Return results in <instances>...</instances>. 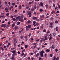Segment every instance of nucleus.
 <instances>
[{
	"label": "nucleus",
	"instance_id": "1",
	"mask_svg": "<svg viewBox=\"0 0 60 60\" xmlns=\"http://www.w3.org/2000/svg\"><path fill=\"white\" fill-rule=\"evenodd\" d=\"M31 27L32 26L30 25H28V26H26V30L27 31H28L29 29L31 28Z\"/></svg>",
	"mask_w": 60,
	"mask_h": 60
},
{
	"label": "nucleus",
	"instance_id": "2",
	"mask_svg": "<svg viewBox=\"0 0 60 60\" xmlns=\"http://www.w3.org/2000/svg\"><path fill=\"white\" fill-rule=\"evenodd\" d=\"M44 52V51L43 50L41 51L40 53V55L41 56V57H42L43 56V53Z\"/></svg>",
	"mask_w": 60,
	"mask_h": 60
},
{
	"label": "nucleus",
	"instance_id": "3",
	"mask_svg": "<svg viewBox=\"0 0 60 60\" xmlns=\"http://www.w3.org/2000/svg\"><path fill=\"white\" fill-rule=\"evenodd\" d=\"M31 12L30 11L28 12L27 14V15H29V18H31V15H32V14H31Z\"/></svg>",
	"mask_w": 60,
	"mask_h": 60
},
{
	"label": "nucleus",
	"instance_id": "4",
	"mask_svg": "<svg viewBox=\"0 0 60 60\" xmlns=\"http://www.w3.org/2000/svg\"><path fill=\"white\" fill-rule=\"evenodd\" d=\"M1 27H4V28H5V27H6V24H2L1 25Z\"/></svg>",
	"mask_w": 60,
	"mask_h": 60
},
{
	"label": "nucleus",
	"instance_id": "5",
	"mask_svg": "<svg viewBox=\"0 0 60 60\" xmlns=\"http://www.w3.org/2000/svg\"><path fill=\"white\" fill-rule=\"evenodd\" d=\"M39 6H43V3L42 2L40 3V4L39 5Z\"/></svg>",
	"mask_w": 60,
	"mask_h": 60
},
{
	"label": "nucleus",
	"instance_id": "6",
	"mask_svg": "<svg viewBox=\"0 0 60 60\" xmlns=\"http://www.w3.org/2000/svg\"><path fill=\"white\" fill-rule=\"evenodd\" d=\"M11 53H16V50H13L11 51Z\"/></svg>",
	"mask_w": 60,
	"mask_h": 60
},
{
	"label": "nucleus",
	"instance_id": "7",
	"mask_svg": "<svg viewBox=\"0 0 60 60\" xmlns=\"http://www.w3.org/2000/svg\"><path fill=\"white\" fill-rule=\"evenodd\" d=\"M15 23H13L12 25V27H13H13H14V26H15Z\"/></svg>",
	"mask_w": 60,
	"mask_h": 60
},
{
	"label": "nucleus",
	"instance_id": "8",
	"mask_svg": "<svg viewBox=\"0 0 60 60\" xmlns=\"http://www.w3.org/2000/svg\"><path fill=\"white\" fill-rule=\"evenodd\" d=\"M11 60H15V58H14V57L12 56V57L11 58Z\"/></svg>",
	"mask_w": 60,
	"mask_h": 60
},
{
	"label": "nucleus",
	"instance_id": "9",
	"mask_svg": "<svg viewBox=\"0 0 60 60\" xmlns=\"http://www.w3.org/2000/svg\"><path fill=\"white\" fill-rule=\"evenodd\" d=\"M16 55V53H13L12 54V56L14 57Z\"/></svg>",
	"mask_w": 60,
	"mask_h": 60
},
{
	"label": "nucleus",
	"instance_id": "10",
	"mask_svg": "<svg viewBox=\"0 0 60 60\" xmlns=\"http://www.w3.org/2000/svg\"><path fill=\"white\" fill-rule=\"evenodd\" d=\"M46 51L47 52H49L50 50L49 49H47Z\"/></svg>",
	"mask_w": 60,
	"mask_h": 60
},
{
	"label": "nucleus",
	"instance_id": "11",
	"mask_svg": "<svg viewBox=\"0 0 60 60\" xmlns=\"http://www.w3.org/2000/svg\"><path fill=\"white\" fill-rule=\"evenodd\" d=\"M18 26H15V30H17V29H18Z\"/></svg>",
	"mask_w": 60,
	"mask_h": 60
},
{
	"label": "nucleus",
	"instance_id": "12",
	"mask_svg": "<svg viewBox=\"0 0 60 60\" xmlns=\"http://www.w3.org/2000/svg\"><path fill=\"white\" fill-rule=\"evenodd\" d=\"M20 39H22L23 38V37L22 36H20Z\"/></svg>",
	"mask_w": 60,
	"mask_h": 60
},
{
	"label": "nucleus",
	"instance_id": "13",
	"mask_svg": "<svg viewBox=\"0 0 60 60\" xmlns=\"http://www.w3.org/2000/svg\"><path fill=\"white\" fill-rule=\"evenodd\" d=\"M17 25H19L20 24V23L19 22H17Z\"/></svg>",
	"mask_w": 60,
	"mask_h": 60
},
{
	"label": "nucleus",
	"instance_id": "14",
	"mask_svg": "<svg viewBox=\"0 0 60 60\" xmlns=\"http://www.w3.org/2000/svg\"><path fill=\"white\" fill-rule=\"evenodd\" d=\"M19 21H22V19H21V18H19Z\"/></svg>",
	"mask_w": 60,
	"mask_h": 60
},
{
	"label": "nucleus",
	"instance_id": "15",
	"mask_svg": "<svg viewBox=\"0 0 60 60\" xmlns=\"http://www.w3.org/2000/svg\"><path fill=\"white\" fill-rule=\"evenodd\" d=\"M41 16V18H43L44 19V18H45V17H44V15H42Z\"/></svg>",
	"mask_w": 60,
	"mask_h": 60
},
{
	"label": "nucleus",
	"instance_id": "16",
	"mask_svg": "<svg viewBox=\"0 0 60 60\" xmlns=\"http://www.w3.org/2000/svg\"><path fill=\"white\" fill-rule=\"evenodd\" d=\"M37 19V17H34L33 18V19Z\"/></svg>",
	"mask_w": 60,
	"mask_h": 60
},
{
	"label": "nucleus",
	"instance_id": "17",
	"mask_svg": "<svg viewBox=\"0 0 60 60\" xmlns=\"http://www.w3.org/2000/svg\"><path fill=\"white\" fill-rule=\"evenodd\" d=\"M25 48H27V47H28V45H25Z\"/></svg>",
	"mask_w": 60,
	"mask_h": 60
},
{
	"label": "nucleus",
	"instance_id": "18",
	"mask_svg": "<svg viewBox=\"0 0 60 60\" xmlns=\"http://www.w3.org/2000/svg\"><path fill=\"white\" fill-rule=\"evenodd\" d=\"M39 55L40 54L39 53H38L36 55V57H37V56H39Z\"/></svg>",
	"mask_w": 60,
	"mask_h": 60
},
{
	"label": "nucleus",
	"instance_id": "19",
	"mask_svg": "<svg viewBox=\"0 0 60 60\" xmlns=\"http://www.w3.org/2000/svg\"><path fill=\"white\" fill-rule=\"evenodd\" d=\"M13 20L14 21H16V19L15 18H13Z\"/></svg>",
	"mask_w": 60,
	"mask_h": 60
},
{
	"label": "nucleus",
	"instance_id": "20",
	"mask_svg": "<svg viewBox=\"0 0 60 60\" xmlns=\"http://www.w3.org/2000/svg\"><path fill=\"white\" fill-rule=\"evenodd\" d=\"M45 40H47V36H45Z\"/></svg>",
	"mask_w": 60,
	"mask_h": 60
},
{
	"label": "nucleus",
	"instance_id": "21",
	"mask_svg": "<svg viewBox=\"0 0 60 60\" xmlns=\"http://www.w3.org/2000/svg\"><path fill=\"white\" fill-rule=\"evenodd\" d=\"M36 26H38V25H39V23H38V22H37V23H36Z\"/></svg>",
	"mask_w": 60,
	"mask_h": 60
},
{
	"label": "nucleus",
	"instance_id": "22",
	"mask_svg": "<svg viewBox=\"0 0 60 60\" xmlns=\"http://www.w3.org/2000/svg\"><path fill=\"white\" fill-rule=\"evenodd\" d=\"M52 34H53V36H55L56 35V33H52Z\"/></svg>",
	"mask_w": 60,
	"mask_h": 60
},
{
	"label": "nucleus",
	"instance_id": "23",
	"mask_svg": "<svg viewBox=\"0 0 60 60\" xmlns=\"http://www.w3.org/2000/svg\"><path fill=\"white\" fill-rule=\"evenodd\" d=\"M9 13H7L6 14V16H9Z\"/></svg>",
	"mask_w": 60,
	"mask_h": 60
},
{
	"label": "nucleus",
	"instance_id": "24",
	"mask_svg": "<svg viewBox=\"0 0 60 60\" xmlns=\"http://www.w3.org/2000/svg\"><path fill=\"white\" fill-rule=\"evenodd\" d=\"M31 21L30 20H28L27 22L28 23H31Z\"/></svg>",
	"mask_w": 60,
	"mask_h": 60
},
{
	"label": "nucleus",
	"instance_id": "25",
	"mask_svg": "<svg viewBox=\"0 0 60 60\" xmlns=\"http://www.w3.org/2000/svg\"><path fill=\"white\" fill-rule=\"evenodd\" d=\"M52 38V37H51V36H50V38H49V40H51V39Z\"/></svg>",
	"mask_w": 60,
	"mask_h": 60
},
{
	"label": "nucleus",
	"instance_id": "26",
	"mask_svg": "<svg viewBox=\"0 0 60 60\" xmlns=\"http://www.w3.org/2000/svg\"><path fill=\"white\" fill-rule=\"evenodd\" d=\"M8 8H7L5 9V11H7V10H8Z\"/></svg>",
	"mask_w": 60,
	"mask_h": 60
},
{
	"label": "nucleus",
	"instance_id": "27",
	"mask_svg": "<svg viewBox=\"0 0 60 60\" xmlns=\"http://www.w3.org/2000/svg\"><path fill=\"white\" fill-rule=\"evenodd\" d=\"M55 12V11H52V14H54Z\"/></svg>",
	"mask_w": 60,
	"mask_h": 60
},
{
	"label": "nucleus",
	"instance_id": "28",
	"mask_svg": "<svg viewBox=\"0 0 60 60\" xmlns=\"http://www.w3.org/2000/svg\"><path fill=\"white\" fill-rule=\"evenodd\" d=\"M43 11V10L42 9H40L39 10V11L40 12H42Z\"/></svg>",
	"mask_w": 60,
	"mask_h": 60
},
{
	"label": "nucleus",
	"instance_id": "29",
	"mask_svg": "<svg viewBox=\"0 0 60 60\" xmlns=\"http://www.w3.org/2000/svg\"><path fill=\"white\" fill-rule=\"evenodd\" d=\"M21 8V6L20 5L19 6V8L20 9Z\"/></svg>",
	"mask_w": 60,
	"mask_h": 60
},
{
	"label": "nucleus",
	"instance_id": "30",
	"mask_svg": "<svg viewBox=\"0 0 60 60\" xmlns=\"http://www.w3.org/2000/svg\"><path fill=\"white\" fill-rule=\"evenodd\" d=\"M14 47H15L16 46V43H14Z\"/></svg>",
	"mask_w": 60,
	"mask_h": 60
},
{
	"label": "nucleus",
	"instance_id": "31",
	"mask_svg": "<svg viewBox=\"0 0 60 60\" xmlns=\"http://www.w3.org/2000/svg\"><path fill=\"white\" fill-rule=\"evenodd\" d=\"M53 56V55L52 54H51L50 55V57H52Z\"/></svg>",
	"mask_w": 60,
	"mask_h": 60
},
{
	"label": "nucleus",
	"instance_id": "32",
	"mask_svg": "<svg viewBox=\"0 0 60 60\" xmlns=\"http://www.w3.org/2000/svg\"><path fill=\"white\" fill-rule=\"evenodd\" d=\"M1 50H2V51H3V50H4V49H3V48L2 47H1Z\"/></svg>",
	"mask_w": 60,
	"mask_h": 60
},
{
	"label": "nucleus",
	"instance_id": "33",
	"mask_svg": "<svg viewBox=\"0 0 60 60\" xmlns=\"http://www.w3.org/2000/svg\"><path fill=\"white\" fill-rule=\"evenodd\" d=\"M43 32H45H45H46V30H43Z\"/></svg>",
	"mask_w": 60,
	"mask_h": 60
},
{
	"label": "nucleus",
	"instance_id": "34",
	"mask_svg": "<svg viewBox=\"0 0 60 60\" xmlns=\"http://www.w3.org/2000/svg\"><path fill=\"white\" fill-rule=\"evenodd\" d=\"M31 35V33H30L28 35V36H29V37H30Z\"/></svg>",
	"mask_w": 60,
	"mask_h": 60
},
{
	"label": "nucleus",
	"instance_id": "35",
	"mask_svg": "<svg viewBox=\"0 0 60 60\" xmlns=\"http://www.w3.org/2000/svg\"><path fill=\"white\" fill-rule=\"evenodd\" d=\"M45 6H46V8H48V5H45Z\"/></svg>",
	"mask_w": 60,
	"mask_h": 60
},
{
	"label": "nucleus",
	"instance_id": "36",
	"mask_svg": "<svg viewBox=\"0 0 60 60\" xmlns=\"http://www.w3.org/2000/svg\"><path fill=\"white\" fill-rule=\"evenodd\" d=\"M0 17L1 18H4V15H2Z\"/></svg>",
	"mask_w": 60,
	"mask_h": 60
},
{
	"label": "nucleus",
	"instance_id": "37",
	"mask_svg": "<svg viewBox=\"0 0 60 60\" xmlns=\"http://www.w3.org/2000/svg\"><path fill=\"white\" fill-rule=\"evenodd\" d=\"M46 18H49V16H47V15H46Z\"/></svg>",
	"mask_w": 60,
	"mask_h": 60
},
{
	"label": "nucleus",
	"instance_id": "38",
	"mask_svg": "<svg viewBox=\"0 0 60 60\" xmlns=\"http://www.w3.org/2000/svg\"><path fill=\"white\" fill-rule=\"evenodd\" d=\"M11 4L12 5H15V3H12Z\"/></svg>",
	"mask_w": 60,
	"mask_h": 60
},
{
	"label": "nucleus",
	"instance_id": "39",
	"mask_svg": "<svg viewBox=\"0 0 60 60\" xmlns=\"http://www.w3.org/2000/svg\"><path fill=\"white\" fill-rule=\"evenodd\" d=\"M34 9H32L31 10V11H34Z\"/></svg>",
	"mask_w": 60,
	"mask_h": 60
},
{
	"label": "nucleus",
	"instance_id": "40",
	"mask_svg": "<svg viewBox=\"0 0 60 60\" xmlns=\"http://www.w3.org/2000/svg\"><path fill=\"white\" fill-rule=\"evenodd\" d=\"M40 42H42L43 41V40H40Z\"/></svg>",
	"mask_w": 60,
	"mask_h": 60
},
{
	"label": "nucleus",
	"instance_id": "41",
	"mask_svg": "<svg viewBox=\"0 0 60 60\" xmlns=\"http://www.w3.org/2000/svg\"><path fill=\"white\" fill-rule=\"evenodd\" d=\"M24 21V19H22V21L21 22H23Z\"/></svg>",
	"mask_w": 60,
	"mask_h": 60
},
{
	"label": "nucleus",
	"instance_id": "42",
	"mask_svg": "<svg viewBox=\"0 0 60 60\" xmlns=\"http://www.w3.org/2000/svg\"><path fill=\"white\" fill-rule=\"evenodd\" d=\"M56 13H59V11H56Z\"/></svg>",
	"mask_w": 60,
	"mask_h": 60
},
{
	"label": "nucleus",
	"instance_id": "43",
	"mask_svg": "<svg viewBox=\"0 0 60 60\" xmlns=\"http://www.w3.org/2000/svg\"><path fill=\"white\" fill-rule=\"evenodd\" d=\"M55 51H56V52H57V51H58V50L57 49H55Z\"/></svg>",
	"mask_w": 60,
	"mask_h": 60
},
{
	"label": "nucleus",
	"instance_id": "44",
	"mask_svg": "<svg viewBox=\"0 0 60 60\" xmlns=\"http://www.w3.org/2000/svg\"><path fill=\"white\" fill-rule=\"evenodd\" d=\"M34 0H33L32 2H31V4H33L34 3Z\"/></svg>",
	"mask_w": 60,
	"mask_h": 60
},
{
	"label": "nucleus",
	"instance_id": "45",
	"mask_svg": "<svg viewBox=\"0 0 60 60\" xmlns=\"http://www.w3.org/2000/svg\"><path fill=\"white\" fill-rule=\"evenodd\" d=\"M33 29H34V28H32L30 30L31 31H32V30H33Z\"/></svg>",
	"mask_w": 60,
	"mask_h": 60
},
{
	"label": "nucleus",
	"instance_id": "46",
	"mask_svg": "<svg viewBox=\"0 0 60 60\" xmlns=\"http://www.w3.org/2000/svg\"><path fill=\"white\" fill-rule=\"evenodd\" d=\"M50 25L51 26H52L53 25V23L52 22L50 23Z\"/></svg>",
	"mask_w": 60,
	"mask_h": 60
},
{
	"label": "nucleus",
	"instance_id": "47",
	"mask_svg": "<svg viewBox=\"0 0 60 60\" xmlns=\"http://www.w3.org/2000/svg\"><path fill=\"white\" fill-rule=\"evenodd\" d=\"M9 27V26L8 25H7L6 26V28H8V27Z\"/></svg>",
	"mask_w": 60,
	"mask_h": 60
},
{
	"label": "nucleus",
	"instance_id": "48",
	"mask_svg": "<svg viewBox=\"0 0 60 60\" xmlns=\"http://www.w3.org/2000/svg\"><path fill=\"white\" fill-rule=\"evenodd\" d=\"M36 45V43H33V45Z\"/></svg>",
	"mask_w": 60,
	"mask_h": 60
},
{
	"label": "nucleus",
	"instance_id": "49",
	"mask_svg": "<svg viewBox=\"0 0 60 60\" xmlns=\"http://www.w3.org/2000/svg\"><path fill=\"white\" fill-rule=\"evenodd\" d=\"M18 54H20V52H19V51H18Z\"/></svg>",
	"mask_w": 60,
	"mask_h": 60
},
{
	"label": "nucleus",
	"instance_id": "50",
	"mask_svg": "<svg viewBox=\"0 0 60 60\" xmlns=\"http://www.w3.org/2000/svg\"><path fill=\"white\" fill-rule=\"evenodd\" d=\"M33 23L34 24H35L36 23V22H35V21H34L33 22Z\"/></svg>",
	"mask_w": 60,
	"mask_h": 60
},
{
	"label": "nucleus",
	"instance_id": "51",
	"mask_svg": "<svg viewBox=\"0 0 60 60\" xmlns=\"http://www.w3.org/2000/svg\"><path fill=\"white\" fill-rule=\"evenodd\" d=\"M24 53H22V56H24Z\"/></svg>",
	"mask_w": 60,
	"mask_h": 60
},
{
	"label": "nucleus",
	"instance_id": "52",
	"mask_svg": "<svg viewBox=\"0 0 60 60\" xmlns=\"http://www.w3.org/2000/svg\"><path fill=\"white\" fill-rule=\"evenodd\" d=\"M55 23H58V21H55Z\"/></svg>",
	"mask_w": 60,
	"mask_h": 60
},
{
	"label": "nucleus",
	"instance_id": "53",
	"mask_svg": "<svg viewBox=\"0 0 60 60\" xmlns=\"http://www.w3.org/2000/svg\"><path fill=\"white\" fill-rule=\"evenodd\" d=\"M26 56V54H24V57H25V56Z\"/></svg>",
	"mask_w": 60,
	"mask_h": 60
},
{
	"label": "nucleus",
	"instance_id": "54",
	"mask_svg": "<svg viewBox=\"0 0 60 60\" xmlns=\"http://www.w3.org/2000/svg\"><path fill=\"white\" fill-rule=\"evenodd\" d=\"M34 8V9H36V6H35Z\"/></svg>",
	"mask_w": 60,
	"mask_h": 60
},
{
	"label": "nucleus",
	"instance_id": "55",
	"mask_svg": "<svg viewBox=\"0 0 60 60\" xmlns=\"http://www.w3.org/2000/svg\"><path fill=\"white\" fill-rule=\"evenodd\" d=\"M19 19V17H16V19Z\"/></svg>",
	"mask_w": 60,
	"mask_h": 60
},
{
	"label": "nucleus",
	"instance_id": "56",
	"mask_svg": "<svg viewBox=\"0 0 60 60\" xmlns=\"http://www.w3.org/2000/svg\"><path fill=\"white\" fill-rule=\"evenodd\" d=\"M53 7H55V4H53Z\"/></svg>",
	"mask_w": 60,
	"mask_h": 60
},
{
	"label": "nucleus",
	"instance_id": "57",
	"mask_svg": "<svg viewBox=\"0 0 60 60\" xmlns=\"http://www.w3.org/2000/svg\"><path fill=\"white\" fill-rule=\"evenodd\" d=\"M36 21H39V19H37H37H36Z\"/></svg>",
	"mask_w": 60,
	"mask_h": 60
},
{
	"label": "nucleus",
	"instance_id": "58",
	"mask_svg": "<svg viewBox=\"0 0 60 60\" xmlns=\"http://www.w3.org/2000/svg\"><path fill=\"white\" fill-rule=\"evenodd\" d=\"M39 40H40V39H37V40H36V41H39Z\"/></svg>",
	"mask_w": 60,
	"mask_h": 60
},
{
	"label": "nucleus",
	"instance_id": "59",
	"mask_svg": "<svg viewBox=\"0 0 60 60\" xmlns=\"http://www.w3.org/2000/svg\"><path fill=\"white\" fill-rule=\"evenodd\" d=\"M29 4H32V3L31 2H29Z\"/></svg>",
	"mask_w": 60,
	"mask_h": 60
},
{
	"label": "nucleus",
	"instance_id": "60",
	"mask_svg": "<svg viewBox=\"0 0 60 60\" xmlns=\"http://www.w3.org/2000/svg\"><path fill=\"white\" fill-rule=\"evenodd\" d=\"M21 18H23V17H24V16L22 15L21 16Z\"/></svg>",
	"mask_w": 60,
	"mask_h": 60
},
{
	"label": "nucleus",
	"instance_id": "61",
	"mask_svg": "<svg viewBox=\"0 0 60 60\" xmlns=\"http://www.w3.org/2000/svg\"><path fill=\"white\" fill-rule=\"evenodd\" d=\"M11 45V43H8V45Z\"/></svg>",
	"mask_w": 60,
	"mask_h": 60
},
{
	"label": "nucleus",
	"instance_id": "62",
	"mask_svg": "<svg viewBox=\"0 0 60 60\" xmlns=\"http://www.w3.org/2000/svg\"><path fill=\"white\" fill-rule=\"evenodd\" d=\"M15 12H17V10H15Z\"/></svg>",
	"mask_w": 60,
	"mask_h": 60
},
{
	"label": "nucleus",
	"instance_id": "63",
	"mask_svg": "<svg viewBox=\"0 0 60 60\" xmlns=\"http://www.w3.org/2000/svg\"><path fill=\"white\" fill-rule=\"evenodd\" d=\"M50 27H51V28H52L53 26L52 25H51V26H50Z\"/></svg>",
	"mask_w": 60,
	"mask_h": 60
},
{
	"label": "nucleus",
	"instance_id": "64",
	"mask_svg": "<svg viewBox=\"0 0 60 60\" xmlns=\"http://www.w3.org/2000/svg\"><path fill=\"white\" fill-rule=\"evenodd\" d=\"M6 47H7V48H9V46L8 45L6 46Z\"/></svg>",
	"mask_w": 60,
	"mask_h": 60
}]
</instances>
